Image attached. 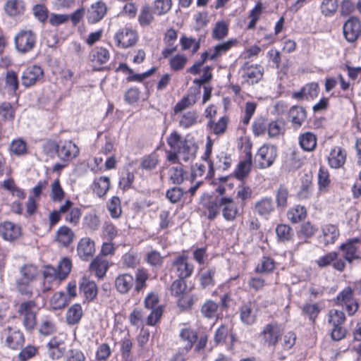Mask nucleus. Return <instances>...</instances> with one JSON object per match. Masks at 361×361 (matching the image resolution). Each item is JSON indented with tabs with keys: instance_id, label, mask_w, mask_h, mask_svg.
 Instances as JSON below:
<instances>
[{
	"instance_id": "ddd939ff",
	"label": "nucleus",
	"mask_w": 361,
	"mask_h": 361,
	"mask_svg": "<svg viewBox=\"0 0 361 361\" xmlns=\"http://www.w3.org/2000/svg\"><path fill=\"white\" fill-rule=\"evenodd\" d=\"M277 157V149L273 145L262 146L257 154L256 161L260 169H266L271 166Z\"/></svg>"
},
{
	"instance_id": "680f3d73",
	"label": "nucleus",
	"mask_w": 361,
	"mask_h": 361,
	"mask_svg": "<svg viewBox=\"0 0 361 361\" xmlns=\"http://www.w3.org/2000/svg\"><path fill=\"white\" fill-rule=\"evenodd\" d=\"M6 87L7 89L16 92L18 89V78L17 73L13 71H8L5 78Z\"/></svg>"
},
{
	"instance_id": "7c9ffc66",
	"label": "nucleus",
	"mask_w": 361,
	"mask_h": 361,
	"mask_svg": "<svg viewBox=\"0 0 361 361\" xmlns=\"http://www.w3.org/2000/svg\"><path fill=\"white\" fill-rule=\"evenodd\" d=\"M252 167V155L247 154L246 159L240 161L234 171V176L239 180H244L249 175Z\"/></svg>"
},
{
	"instance_id": "6e6552de",
	"label": "nucleus",
	"mask_w": 361,
	"mask_h": 361,
	"mask_svg": "<svg viewBox=\"0 0 361 361\" xmlns=\"http://www.w3.org/2000/svg\"><path fill=\"white\" fill-rule=\"evenodd\" d=\"M361 238L355 237L348 239L339 246L342 252V259L345 263L351 264L354 261L361 259Z\"/></svg>"
},
{
	"instance_id": "3c124183",
	"label": "nucleus",
	"mask_w": 361,
	"mask_h": 361,
	"mask_svg": "<svg viewBox=\"0 0 361 361\" xmlns=\"http://www.w3.org/2000/svg\"><path fill=\"white\" fill-rule=\"evenodd\" d=\"M196 103V96L195 94H188L183 97L179 102L176 103L173 108L175 114L183 111Z\"/></svg>"
},
{
	"instance_id": "603ef678",
	"label": "nucleus",
	"mask_w": 361,
	"mask_h": 361,
	"mask_svg": "<svg viewBox=\"0 0 361 361\" xmlns=\"http://www.w3.org/2000/svg\"><path fill=\"white\" fill-rule=\"evenodd\" d=\"M228 118L226 116H222L217 122L209 121L208 126L215 135L223 134L227 128Z\"/></svg>"
},
{
	"instance_id": "09e8293b",
	"label": "nucleus",
	"mask_w": 361,
	"mask_h": 361,
	"mask_svg": "<svg viewBox=\"0 0 361 361\" xmlns=\"http://www.w3.org/2000/svg\"><path fill=\"white\" fill-rule=\"evenodd\" d=\"M9 149L12 154L18 157L27 153V143L21 138L13 140L10 144Z\"/></svg>"
},
{
	"instance_id": "f257e3e1",
	"label": "nucleus",
	"mask_w": 361,
	"mask_h": 361,
	"mask_svg": "<svg viewBox=\"0 0 361 361\" xmlns=\"http://www.w3.org/2000/svg\"><path fill=\"white\" fill-rule=\"evenodd\" d=\"M170 149L166 152L167 160L173 164L180 160L190 161L195 159L197 146L192 140L183 137L177 131H173L166 138Z\"/></svg>"
},
{
	"instance_id": "c756f323",
	"label": "nucleus",
	"mask_w": 361,
	"mask_h": 361,
	"mask_svg": "<svg viewBox=\"0 0 361 361\" xmlns=\"http://www.w3.org/2000/svg\"><path fill=\"white\" fill-rule=\"evenodd\" d=\"M345 159L346 153L345 150L340 147H335L329 154V164L331 168L338 169L344 164Z\"/></svg>"
},
{
	"instance_id": "5fc2aeb1",
	"label": "nucleus",
	"mask_w": 361,
	"mask_h": 361,
	"mask_svg": "<svg viewBox=\"0 0 361 361\" xmlns=\"http://www.w3.org/2000/svg\"><path fill=\"white\" fill-rule=\"evenodd\" d=\"M219 305L216 302L209 300L202 307L201 312L207 318L211 319L216 317Z\"/></svg>"
},
{
	"instance_id": "4be33fe9",
	"label": "nucleus",
	"mask_w": 361,
	"mask_h": 361,
	"mask_svg": "<svg viewBox=\"0 0 361 361\" xmlns=\"http://www.w3.org/2000/svg\"><path fill=\"white\" fill-rule=\"evenodd\" d=\"M79 154L78 147L71 140H65L59 145L58 157L64 161H70Z\"/></svg>"
},
{
	"instance_id": "c85d7f7f",
	"label": "nucleus",
	"mask_w": 361,
	"mask_h": 361,
	"mask_svg": "<svg viewBox=\"0 0 361 361\" xmlns=\"http://www.w3.org/2000/svg\"><path fill=\"white\" fill-rule=\"evenodd\" d=\"M222 200V197L216 196L215 197H209L203 202V207L206 209L207 212V219L213 220L221 212L220 202Z\"/></svg>"
},
{
	"instance_id": "37998d69",
	"label": "nucleus",
	"mask_w": 361,
	"mask_h": 361,
	"mask_svg": "<svg viewBox=\"0 0 361 361\" xmlns=\"http://www.w3.org/2000/svg\"><path fill=\"white\" fill-rule=\"evenodd\" d=\"M82 316V309L80 304H74L67 311L66 318L68 324H78Z\"/></svg>"
},
{
	"instance_id": "a19ab883",
	"label": "nucleus",
	"mask_w": 361,
	"mask_h": 361,
	"mask_svg": "<svg viewBox=\"0 0 361 361\" xmlns=\"http://www.w3.org/2000/svg\"><path fill=\"white\" fill-rule=\"evenodd\" d=\"M198 114L195 111H188L182 114L179 117V126L183 128H189L197 123Z\"/></svg>"
},
{
	"instance_id": "0e129e2a",
	"label": "nucleus",
	"mask_w": 361,
	"mask_h": 361,
	"mask_svg": "<svg viewBox=\"0 0 361 361\" xmlns=\"http://www.w3.org/2000/svg\"><path fill=\"white\" fill-rule=\"evenodd\" d=\"M65 192L61 186L59 179H56L51 185V197L54 202H61L64 198Z\"/></svg>"
},
{
	"instance_id": "6e6d98bb",
	"label": "nucleus",
	"mask_w": 361,
	"mask_h": 361,
	"mask_svg": "<svg viewBox=\"0 0 361 361\" xmlns=\"http://www.w3.org/2000/svg\"><path fill=\"white\" fill-rule=\"evenodd\" d=\"M322 13L325 16H331L338 9L337 0H323L320 5Z\"/></svg>"
},
{
	"instance_id": "6ab92c4d",
	"label": "nucleus",
	"mask_w": 361,
	"mask_h": 361,
	"mask_svg": "<svg viewBox=\"0 0 361 361\" xmlns=\"http://www.w3.org/2000/svg\"><path fill=\"white\" fill-rule=\"evenodd\" d=\"M60 212L65 214V221L74 226L79 223L81 216V209L74 207V204L69 200L60 206Z\"/></svg>"
},
{
	"instance_id": "9d476101",
	"label": "nucleus",
	"mask_w": 361,
	"mask_h": 361,
	"mask_svg": "<svg viewBox=\"0 0 361 361\" xmlns=\"http://www.w3.org/2000/svg\"><path fill=\"white\" fill-rule=\"evenodd\" d=\"M14 42L17 51L21 54H25L32 51L35 47L37 36L30 30H22L16 35Z\"/></svg>"
},
{
	"instance_id": "20e7f679",
	"label": "nucleus",
	"mask_w": 361,
	"mask_h": 361,
	"mask_svg": "<svg viewBox=\"0 0 361 361\" xmlns=\"http://www.w3.org/2000/svg\"><path fill=\"white\" fill-rule=\"evenodd\" d=\"M21 278L16 282L18 291L27 297H32L34 294L40 295L41 290L36 287L39 271L36 266L26 264L20 268Z\"/></svg>"
},
{
	"instance_id": "ea45409f",
	"label": "nucleus",
	"mask_w": 361,
	"mask_h": 361,
	"mask_svg": "<svg viewBox=\"0 0 361 361\" xmlns=\"http://www.w3.org/2000/svg\"><path fill=\"white\" fill-rule=\"evenodd\" d=\"M110 188V180L108 177L101 176L93 182V190L99 197H104Z\"/></svg>"
},
{
	"instance_id": "2eb2a0df",
	"label": "nucleus",
	"mask_w": 361,
	"mask_h": 361,
	"mask_svg": "<svg viewBox=\"0 0 361 361\" xmlns=\"http://www.w3.org/2000/svg\"><path fill=\"white\" fill-rule=\"evenodd\" d=\"M242 78V83L253 85L258 82L262 78V72L260 66L250 64L248 62L244 63L239 71Z\"/></svg>"
},
{
	"instance_id": "cd10ccee",
	"label": "nucleus",
	"mask_w": 361,
	"mask_h": 361,
	"mask_svg": "<svg viewBox=\"0 0 361 361\" xmlns=\"http://www.w3.org/2000/svg\"><path fill=\"white\" fill-rule=\"evenodd\" d=\"M288 116L293 129L298 130L306 121L307 112L304 108L295 106L290 108Z\"/></svg>"
},
{
	"instance_id": "58836bf2",
	"label": "nucleus",
	"mask_w": 361,
	"mask_h": 361,
	"mask_svg": "<svg viewBox=\"0 0 361 361\" xmlns=\"http://www.w3.org/2000/svg\"><path fill=\"white\" fill-rule=\"evenodd\" d=\"M216 269L209 268L203 270L200 276V286L202 288H211L215 283Z\"/></svg>"
},
{
	"instance_id": "e433bc0d",
	"label": "nucleus",
	"mask_w": 361,
	"mask_h": 361,
	"mask_svg": "<svg viewBox=\"0 0 361 361\" xmlns=\"http://www.w3.org/2000/svg\"><path fill=\"white\" fill-rule=\"evenodd\" d=\"M90 269L98 278H103L109 269L108 261L98 256L91 262Z\"/></svg>"
},
{
	"instance_id": "a878e982",
	"label": "nucleus",
	"mask_w": 361,
	"mask_h": 361,
	"mask_svg": "<svg viewBox=\"0 0 361 361\" xmlns=\"http://www.w3.org/2000/svg\"><path fill=\"white\" fill-rule=\"evenodd\" d=\"M20 227L11 221H4L0 224V234L6 240H14L20 235Z\"/></svg>"
},
{
	"instance_id": "de8ad7c7",
	"label": "nucleus",
	"mask_w": 361,
	"mask_h": 361,
	"mask_svg": "<svg viewBox=\"0 0 361 361\" xmlns=\"http://www.w3.org/2000/svg\"><path fill=\"white\" fill-rule=\"evenodd\" d=\"M285 131V123L281 120L273 121L267 127V133L271 138H276L283 135Z\"/></svg>"
},
{
	"instance_id": "f8f14e48",
	"label": "nucleus",
	"mask_w": 361,
	"mask_h": 361,
	"mask_svg": "<svg viewBox=\"0 0 361 361\" xmlns=\"http://www.w3.org/2000/svg\"><path fill=\"white\" fill-rule=\"evenodd\" d=\"M114 39L118 47L128 49L136 44L138 35L135 30L124 27L115 33Z\"/></svg>"
},
{
	"instance_id": "a18cd8bd",
	"label": "nucleus",
	"mask_w": 361,
	"mask_h": 361,
	"mask_svg": "<svg viewBox=\"0 0 361 361\" xmlns=\"http://www.w3.org/2000/svg\"><path fill=\"white\" fill-rule=\"evenodd\" d=\"M180 336L183 341H187V344L183 348L185 352H188L192 348L197 338L196 332L190 328L183 329L180 332Z\"/></svg>"
},
{
	"instance_id": "e2e57ef3",
	"label": "nucleus",
	"mask_w": 361,
	"mask_h": 361,
	"mask_svg": "<svg viewBox=\"0 0 361 361\" xmlns=\"http://www.w3.org/2000/svg\"><path fill=\"white\" fill-rule=\"evenodd\" d=\"M108 210L110 212V214L112 218H118L121 214V200L116 197L114 196L109 202Z\"/></svg>"
},
{
	"instance_id": "338daca9",
	"label": "nucleus",
	"mask_w": 361,
	"mask_h": 361,
	"mask_svg": "<svg viewBox=\"0 0 361 361\" xmlns=\"http://www.w3.org/2000/svg\"><path fill=\"white\" fill-rule=\"evenodd\" d=\"M153 18V14L149 6H145L140 11L138 16V21L142 26L145 27L151 23Z\"/></svg>"
},
{
	"instance_id": "49530a36",
	"label": "nucleus",
	"mask_w": 361,
	"mask_h": 361,
	"mask_svg": "<svg viewBox=\"0 0 361 361\" xmlns=\"http://www.w3.org/2000/svg\"><path fill=\"white\" fill-rule=\"evenodd\" d=\"M74 234L71 229L66 226H61L57 231V240L63 246H68L73 241Z\"/></svg>"
},
{
	"instance_id": "7ed1b4c3",
	"label": "nucleus",
	"mask_w": 361,
	"mask_h": 361,
	"mask_svg": "<svg viewBox=\"0 0 361 361\" xmlns=\"http://www.w3.org/2000/svg\"><path fill=\"white\" fill-rule=\"evenodd\" d=\"M72 262L68 257H63L59 263L57 268L51 265L44 267L42 274L44 281L41 291L45 293L64 280L71 272Z\"/></svg>"
},
{
	"instance_id": "dca6fc26",
	"label": "nucleus",
	"mask_w": 361,
	"mask_h": 361,
	"mask_svg": "<svg viewBox=\"0 0 361 361\" xmlns=\"http://www.w3.org/2000/svg\"><path fill=\"white\" fill-rule=\"evenodd\" d=\"M338 253L335 251L329 252L319 257L316 261V264L320 268H325L331 265L332 267L340 272L344 271L345 263L341 258L338 259Z\"/></svg>"
},
{
	"instance_id": "9b49d317",
	"label": "nucleus",
	"mask_w": 361,
	"mask_h": 361,
	"mask_svg": "<svg viewBox=\"0 0 361 361\" xmlns=\"http://www.w3.org/2000/svg\"><path fill=\"white\" fill-rule=\"evenodd\" d=\"M283 332V329L281 325L274 322L264 325L260 333V336L265 345L275 347L281 339Z\"/></svg>"
},
{
	"instance_id": "864d4df0",
	"label": "nucleus",
	"mask_w": 361,
	"mask_h": 361,
	"mask_svg": "<svg viewBox=\"0 0 361 361\" xmlns=\"http://www.w3.org/2000/svg\"><path fill=\"white\" fill-rule=\"evenodd\" d=\"M289 192L286 188L281 185L276 192V202L277 207L285 209L288 206Z\"/></svg>"
},
{
	"instance_id": "412c9836",
	"label": "nucleus",
	"mask_w": 361,
	"mask_h": 361,
	"mask_svg": "<svg viewBox=\"0 0 361 361\" xmlns=\"http://www.w3.org/2000/svg\"><path fill=\"white\" fill-rule=\"evenodd\" d=\"M173 269L180 279H185L190 277L193 271V265L188 262L187 257L184 255L177 257L173 264Z\"/></svg>"
},
{
	"instance_id": "f3484780",
	"label": "nucleus",
	"mask_w": 361,
	"mask_h": 361,
	"mask_svg": "<svg viewBox=\"0 0 361 361\" xmlns=\"http://www.w3.org/2000/svg\"><path fill=\"white\" fill-rule=\"evenodd\" d=\"M221 212L227 221H233L240 214L238 203L230 197H222Z\"/></svg>"
},
{
	"instance_id": "aec40b11",
	"label": "nucleus",
	"mask_w": 361,
	"mask_h": 361,
	"mask_svg": "<svg viewBox=\"0 0 361 361\" xmlns=\"http://www.w3.org/2000/svg\"><path fill=\"white\" fill-rule=\"evenodd\" d=\"M255 212L259 216L268 219L275 210V204L271 197H262L255 202Z\"/></svg>"
},
{
	"instance_id": "f704fd0d",
	"label": "nucleus",
	"mask_w": 361,
	"mask_h": 361,
	"mask_svg": "<svg viewBox=\"0 0 361 361\" xmlns=\"http://www.w3.org/2000/svg\"><path fill=\"white\" fill-rule=\"evenodd\" d=\"M80 290L84 294L86 300L89 301H92L97 295V284L85 278H82L80 284Z\"/></svg>"
},
{
	"instance_id": "bb28decb",
	"label": "nucleus",
	"mask_w": 361,
	"mask_h": 361,
	"mask_svg": "<svg viewBox=\"0 0 361 361\" xmlns=\"http://www.w3.org/2000/svg\"><path fill=\"white\" fill-rule=\"evenodd\" d=\"M6 343L11 349H18L24 343V336L21 331L10 327L4 330Z\"/></svg>"
},
{
	"instance_id": "052dcab7",
	"label": "nucleus",
	"mask_w": 361,
	"mask_h": 361,
	"mask_svg": "<svg viewBox=\"0 0 361 361\" xmlns=\"http://www.w3.org/2000/svg\"><path fill=\"white\" fill-rule=\"evenodd\" d=\"M172 6V0H155L154 1V13L161 16L168 13Z\"/></svg>"
},
{
	"instance_id": "f03ea898",
	"label": "nucleus",
	"mask_w": 361,
	"mask_h": 361,
	"mask_svg": "<svg viewBox=\"0 0 361 361\" xmlns=\"http://www.w3.org/2000/svg\"><path fill=\"white\" fill-rule=\"evenodd\" d=\"M149 278L148 271L144 268H139L135 271V277L127 273L118 275L114 281V286L122 295L128 293L133 288L135 293H139L147 287Z\"/></svg>"
},
{
	"instance_id": "423d86ee",
	"label": "nucleus",
	"mask_w": 361,
	"mask_h": 361,
	"mask_svg": "<svg viewBox=\"0 0 361 361\" xmlns=\"http://www.w3.org/2000/svg\"><path fill=\"white\" fill-rule=\"evenodd\" d=\"M327 322L331 327V336L334 341H341L345 336L346 330L343 326L346 317L342 310L331 309L327 314Z\"/></svg>"
},
{
	"instance_id": "c9c22d12",
	"label": "nucleus",
	"mask_w": 361,
	"mask_h": 361,
	"mask_svg": "<svg viewBox=\"0 0 361 361\" xmlns=\"http://www.w3.org/2000/svg\"><path fill=\"white\" fill-rule=\"evenodd\" d=\"M4 9L8 16H17L23 14L25 4L23 0H8Z\"/></svg>"
},
{
	"instance_id": "39448f33",
	"label": "nucleus",
	"mask_w": 361,
	"mask_h": 361,
	"mask_svg": "<svg viewBox=\"0 0 361 361\" xmlns=\"http://www.w3.org/2000/svg\"><path fill=\"white\" fill-rule=\"evenodd\" d=\"M212 142L209 137H208V142L206 145L205 152L202 159L207 162L208 171L207 173V178H212L214 175L216 170H227L231 165L232 159L229 154L221 152L216 154V156L210 159V155L212 152Z\"/></svg>"
},
{
	"instance_id": "79ce46f5",
	"label": "nucleus",
	"mask_w": 361,
	"mask_h": 361,
	"mask_svg": "<svg viewBox=\"0 0 361 361\" xmlns=\"http://www.w3.org/2000/svg\"><path fill=\"white\" fill-rule=\"evenodd\" d=\"M287 216L292 223H299L307 216L306 208L303 206L296 205L288 210Z\"/></svg>"
},
{
	"instance_id": "72a5a7b5",
	"label": "nucleus",
	"mask_w": 361,
	"mask_h": 361,
	"mask_svg": "<svg viewBox=\"0 0 361 361\" xmlns=\"http://www.w3.org/2000/svg\"><path fill=\"white\" fill-rule=\"evenodd\" d=\"M340 235L338 226L334 224H326L322 228V238L324 245L334 244Z\"/></svg>"
},
{
	"instance_id": "c03bdc74",
	"label": "nucleus",
	"mask_w": 361,
	"mask_h": 361,
	"mask_svg": "<svg viewBox=\"0 0 361 361\" xmlns=\"http://www.w3.org/2000/svg\"><path fill=\"white\" fill-rule=\"evenodd\" d=\"M238 44V42L235 39H231L226 42L219 44L212 48V57L217 59L222 54L226 53L229 51L233 47L236 46Z\"/></svg>"
},
{
	"instance_id": "473e14b6",
	"label": "nucleus",
	"mask_w": 361,
	"mask_h": 361,
	"mask_svg": "<svg viewBox=\"0 0 361 361\" xmlns=\"http://www.w3.org/2000/svg\"><path fill=\"white\" fill-rule=\"evenodd\" d=\"M298 143L300 147L305 152H312L317 147L316 135L311 132L301 133L298 136Z\"/></svg>"
},
{
	"instance_id": "2f4dec72",
	"label": "nucleus",
	"mask_w": 361,
	"mask_h": 361,
	"mask_svg": "<svg viewBox=\"0 0 361 361\" xmlns=\"http://www.w3.org/2000/svg\"><path fill=\"white\" fill-rule=\"evenodd\" d=\"M89 58L92 63L103 65L109 60L110 54L107 49L102 47H96L91 50Z\"/></svg>"
},
{
	"instance_id": "0eeeda50",
	"label": "nucleus",
	"mask_w": 361,
	"mask_h": 361,
	"mask_svg": "<svg viewBox=\"0 0 361 361\" xmlns=\"http://www.w3.org/2000/svg\"><path fill=\"white\" fill-rule=\"evenodd\" d=\"M334 302L336 305L344 307L348 316L354 315L360 307L358 300L354 297V291L350 286L345 287L338 293Z\"/></svg>"
},
{
	"instance_id": "4c0bfd02",
	"label": "nucleus",
	"mask_w": 361,
	"mask_h": 361,
	"mask_svg": "<svg viewBox=\"0 0 361 361\" xmlns=\"http://www.w3.org/2000/svg\"><path fill=\"white\" fill-rule=\"evenodd\" d=\"M187 173L180 165L171 166L168 170V178L173 184H181L186 178Z\"/></svg>"
},
{
	"instance_id": "4468645a",
	"label": "nucleus",
	"mask_w": 361,
	"mask_h": 361,
	"mask_svg": "<svg viewBox=\"0 0 361 361\" xmlns=\"http://www.w3.org/2000/svg\"><path fill=\"white\" fill-rule=\"evenodd\" d=\"M44 71L41 66L32 65L27 67L21 75L22 85L30 87L41 82L43 79Z\"/></svg>"
},
{
	"instance_id": "a211bd4d",
	"label": "nucleus",
	"mask_w": 361,
	"mask_h": 361,
	"mask_svg": "<svg viewBox=\"0 0 361 361\" xmlns=\"http://www.w3.org/2000/svg\"><path fill=\"white\" fill-rule=\"evenodd\" d=\"M241 322L246 325H252L257 321L258 310L255 302L247 301L241 305L239 309Z\"/></svg>"
},
{
	"instance_id": "69168bd1",
	"label": "nucleus",
	"mask_w": 361,
	"mask_h": 361,
	"mask_svg": "<svg viewBox=\"0 0 361 361\" xmlns=\"http://www.w3.org/2000/svg\"><path fill=\"white\" fill-rule=\"evenodd\" d=\"M0 117L6 121L13 120L15 117V112L10 103H0Z\"/></svg>"
},
{
	"instance_id": "13d9d810",
	"label": "nucleus",
	"mask_w": 361,
	"mask_h": 361,
	"mask_svg": "<svg viewBox=\"0 0 361 361\" xmlns=\"http://www.w3.org/2000/svg\"><path fill=\"white\" fill-rule=\"evenodd\" d=\"M275 269V262L270 257H263L256 267V272L269 273Z\"/></svg>"
},
{
	"instance_id": "1a4fd4ad",
	"label": "nucleus",
	"mask_w": 361,
	"mask_h": 361,
	"mask_svg": "<svg viewBox=\"0 0 361 361\" xmlns=\"http://www.w3.org/2000/svg\"><path fill=\"white\" fill-rule=\"evenodd\" d=\"M36 308L35 300L24 301L18 307V313L23 317V323L27 330H32L36 326Z\"/></svg>"
},
{
	"instance_id": "5701e85b",
	"label": "nucleus",
	"mask_w": 361,
	"mask_h": 361,
	"mask_svg": "<svg viewBox=\"0 0 361 361\" xmlns=\"http://www.w3.org/2000/svg\"><path fill=\"white\" fill-rule=\"evenodd\" d=\"M107 6L102 1L92 4L87 12V19L89 23L94 24L100 21L106 15Z\"/></svg>"
},
{
	"instance_id": "393cba45",
	"label": "nucleus",
	"mask_w": 361,
	"mask_h": 361,
	"mask_svg": "<svg viewBox=\"0 0 361 361\" xmlns=\"http://www.w3.org/2000/svg\"><path fill=\"white\" fill-rule=\"evenodd\" d=\"M94 243L90 238L80 239L77 247V253L83 261H88L94 254Z\"/></svg>"
},
{
	"instance_id": "8fccbe9b",
	"label": "nucleus",
	"mask_w": 361,
	"mask_h": 361,
	"mask_svg": "<svg viewBox=\"0 0 361 361\" xmlns=\"http://www.w3.org/2000/svg\"><path fill=\"white\" fill-rule=\"evenodd\" d=\"M228 24L224 21H218L216 23L212 30V37L217 40H221L228 35Z\"/></svg>"
},
{
	"instance_id": "bf43d9fd",
	"label": "nucleus",
	"mask_w": 361,
	"mask_h": 361,
	"mask_svg": "<svg viewBox=\"0 0 361 361\" xmlns=\"http://www.w3.org/2000/svg\"><path fill=\"white\" fill-rule=\"evenodd\" d=\"M321 310L322 307L317 303L307 304L302 307V313L307 316L310 321L314 322Z\"/></svg>"
},
{
	"instance_id": "4d7b16f0",
	"label": "nucleus",
	"mask_w": 361,
	"mask_h": 361,
	"mask_svg": "<svg viewBox=\"0 0 361 361\" xmlns=\"http://www.w3.org/2000/svg\"><path fill=\"white\" fill-rule=\"evenodd\" d=\"M66 305V295L62 292L54 293L50 299V305L54 310H61Z\"/></svg>"
},
{
	"instance_id": "774afa93",
	"label": "nucleus",
	"mask_w": 361,
	"mask_h": 361,
	"mask_svg": "<svg viewBox=\"0 0 361 361\" xmlns=\"http://www.w3.org/2000/svg\"><path fill=\"white\" fill-rule=\"evenodd\" d=\"M277 237L282 241L289 240L292 236V228L286 224L278 225L276 228Z\"/></svg>"
},
{
	"instance_id": "b1692460",
	"label": "nucleus",
	"mask_w": 361,
	"mask_h": 361,
	"mask_svg": "<svg viewBox=\"0 0 361 361\" xmlns=\"http://www.w3.org/2000/svg\"><path fill=\"white\" fill-rule=\"evenodd\" d=\"M361 32L360 21L356 18L348 20L343 25V35L350 42H354L358 38Z\"/></svg>"
}]
</instances>
